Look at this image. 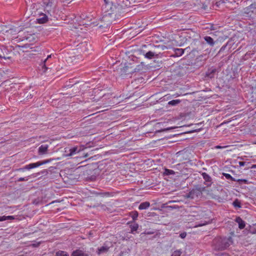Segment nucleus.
<instances>
[{"label": "nucleus", "mask_w": 256, "mask_h": 256, "mask_svg": "<svg viewBox=\"0 0 256 256\" xmlns=\"http://www.w3.org/2000/svg\"><path fill=\"white\" fill-rule=\"evenodd\" d=\"M190 217H193L194 218H191L190 220H201L198 222L197 224L195 225L194 227L197 228L206 225L211 223L212 220L208 217V214L206 212L200 210L197 212H192V214L189 216Z\"/></svg>", "instance_id": "nucleus-1"}, {"label": "nucleus", "mask_w": 256, "mask_h": 256, "mask_svg": "<svg viewBox=\"0 0 256 256\" xmlns=\"http://www.w3.org/2000/svg\"><path fill=\"white\" fill-rule=\"evenodd\" d=\"M232 243V240L230 237L218 238L214 240L213 246L216 250H222L228 248Z\"/></svg>", "instance_id": "nucleus-2"}, {"label": "nucleus", "mask_w": 256, "mask_h": 256, "mask_svg": "<svg viewBox=\"0 0 256 256\" xmlns=\"http://www.w3.org/2000/svg\"><path fill=\"white\" fill-rule=\"evenodd\" d=\"M50 162V160L39 161L35 163H31L24 166V168L28 170L38 167L42 164H46Z\"/></svg>", "instance_id": "nucleus-3"}, {"label": "nucleus", "mask_w": 256, "mask_h": 256, "mask_svg": "<svg viewBox=\"0 0 256 256\" xmlns=\"http://www.w3.org/2000/svg\"><path fill=\"white\" fill-rule=\"evenodd\" d=\"M84 148L83 146H74L72 147L69 150L70 153L68 154V156H72L74 155L79 152L83 150Z\"/></svg>", "instance_id": "nucleus-4"}, {"label": "nucleus", "mask_w": 256, "mask_h": 256, "mask_svg": "<svg viewBox=\"0 0 256 256\" xmlns=\"http://www.w3.org/2000/svg\"><path fill=\"white\" fill-rule=\"evenodd\" d=\"M203 178L204 180V184L207 186H211L212 182V178L206 172H202V174Z\"/></svg>", "instance_id": "nucleus-5"}, {"label": "nucleus", "mask_w": 256, "mask_h": 256, "mask_svg": "<svg viewBox=\"0 0 256 256\" xmlns=\"http://www.w3.org/2000/svg\"><path fill=\"white\" fill-rule=\"evenodd\" d=\"M37 22L38 24H44L48 20V16L44 14H42L40 17L36 19Z\"/></svg>", "instance_id": "nucleus-6"}, {"label": "nucleus", "mask_w": 256, "mask_h": 256, "mask_svg": "<svg viewBox=\"0 0 256 256\" xmlns=\"http://www.w3.org/2000/svg\"><path fill=\"white\" fill-rule=\"evenodd\" d=\"M109 246L106 245H104L98 248L97 253L98 254H101L106 253L109 250Z\"/></svg>", "instance_id": "nucleus-7"}, {"label": "nucleus", "mask_w": 256, "mask_h": 256, "mask_svg": "<svg viewBox=\"0 0 256 256\" xmlns=\"http://www.w3.org/2000/svg\"><path fill=\"white\" fill-rule=\"evenodd\" d=\"M48 146V144H42L38 148V153L40 154H43L46 152Z\"/></svg>", "instance_id": "nucleus-8"}, {"label": "nucleus", "mask_w": 256, "mask_h": 256, "mask_svg": "<svg viewBox=\"0 0 256 256\" xmlns=\"http://www.w3.org/2000/svg\"><path fill=\"white\" fill-rule=\"evenodd\" d=\"M150 206V204L148 202H145L141 203L138 206V209L140 210H146Z\"/></svg>", "instance_id": "nucleus-9"}, {"label": "nucleus", "mask_w": 256, "mask_h": 256, "mask_svg": "<svg viewBox=\"0 0 256 256\" xmlns=\"http://www.w3.org/2000/svg\"><path fill=\"white\" fill-rule=\"evenodd\" d=\"M236 222L238 224V228L240 229H242L245 226V222L240 217L236 218Z\"/></svg>", "instance_id": "nucleus-10"}, {"label": "nucleus", "mask_w": 256, "mask_h": 256, "mask_svg": "<svg viewBox=\"0 0 256 256\" xmlns=\"http://www.w3.org/2000/svg\"><path fill=\"white\" fill-rule=\"evenodd\" d=\"M72 256H88V255L80 250H76L72 252Z\"/></svg>", "instance_id": "nucleus-11"}, {"label": "nucleus", "mask_w": 256, "mask_h": 256, "mask_svg": "<svg viewBox=\"0 0 256 256\" xmlns=\"http://www.w3.org/2000/svg\"><path fill=\"white\" fill-rule=\"evenodd\" d=\"M206 42L211 46H213L214 44V40L210 36H206L204 38Z\"/></svg>", "instance_id": "nucleus-12"}, {"label": "nucleus", "mask_w": 256, "mask_h": 256, "mask_svg": "<svg viewBox=\"0 0 256 256\" xmlns=\"http://www.w3.org/2000/svg\"><path fill=\"white\" fill-rule=\"evenodd\" d=\"M216 69L209 70L206 73V76L210 78H212L214 76V74L216 72Z\"/></svg>", "instance_id": "nucleus-13"}, {"label": "nucleus", "mask_w": 256, "mask_h": 256, "mask_svg": "<svg viewBox=\"0 0 256 256\" xmlns=\"http://www.w3.org/2000/svg\"><path fill=\"white\" fill-rule=\"evenodd\" d=\"M52 55H48L47 56V58L43 62L42 64V68L44 69V72H46V70L48 69V68L46 67V62L47 60H48L50 58H51Z\"/></svg>", "instance_id": "nucleus-14"}, {"label": "nucleus", "mask_w": 256, "mask_h": 256, "mask_svg": "<svg viewBox=\"0 0 256 256\" xmlns=\"http://www.w3.org/2000/svg\"><path fill=\"white\" fill-rule=\"evenodd\" d=\"M184 52V50L182 48H176L174 50L175 54L177 56H181Z\"/></svg>", "instance_id": "nucleus-15"}, {"label": "nucleus", "mask_w": 256, "mask_h": 256, "mask_svg": "<svg viewBox=\"0 0 256 256\" xmlns=\"http://www.w3.org/2000/svg\"><path fill=\"white\" fill-rule=\"evenodd\" d=\"M154 55H155V53L154 52H152V51H149L148 52H146V54H144V56H145V58H147L151 59L152 58H154Z\"/></svg>", "instance_id": "nucleus-16"}, {"label": "nucleus", "mask_w": 256, "mask_h": 256, "mask_svg": "<svg viewBox=\"0 0 256 256\" xmlns=\"http://www.w3.org/2000/svg\"><path fill=\"white\" fill-rule=\"evenodd\" d=\"M13 219H14V216H0V222L5 221L6 220H13Z\"/></svg>", "instance_id": "nucleus-17"}, {"label": "nucleus", "mask_w": 256, "mask_h": 256, "mask_svg": "<svg viewBox=\"0 0 256 256\" xmlns=\"http://www.w3.org/2000/svg\"><path fill=\"white\" fill-rule=\"evenodd\" d=\"M130 228H131V232L134 234V232L137 230L138 228V224L134 223L130 226Z\"/></svg>", "instance_id": "nucleus-18"}, {"label": "nucleus", "mask_w": 256, "mask_h": 256, "mask_svg": "<svg viewBox=\"0 0 256 256\" xmlns=\"http://www.w3.org/2000/svg\"><path fill=\"white\" fill-rule=\"evenodd\" d=\"M182 252V250H177L172 254L171 256H180Z\"/></svg>", "instance_id": "nucleus-19"}, {"label": "nucleus", "mask_w": 256, "mask_h": 256, "mask_svg": "<svg viewBox=\"0 0 256 256\" xmlns=\"http://www.w3.org/2000/svg\"><path fill=\"white\" fill-rule=\"evenodd\" d=\"M164 174L167 176L174 175L175 174V172L173 170L166 168L164 170Z\"/></svg>", "instance_id": "nucleus-20"}, {"label": "nucleus", "mask_w": 256, "mask_h": 256, "mask_svg": "<svg viewBox=\"0 0 256 256\" xmlns=\"http://www.w3.org/2000/svg\"><path fill=\"white\" fill-rule=\"evenodd\" d=\"M180 100H174L170 101L168 102V104L169 105H171V106H176V105L178 104L179 103H180Z\"/></svg>", "instance_id": "nucleus-21"}, {"label": "nucleus", "mask_w": 256, "mask_h": 256, "mask_svg": "<svg viewBox=\"0 0 256 256\" xmlns=\"http://www.w3.org/2000/svg\"><path fill=\"white\" fill-rule=\"evenodd\" d=\"M56 256H69V255L66 252L60 250L56 253Z\"/></svg>", "instance_id": "nucleus-22"}, {"label": "nucleus", "mask_w": 256, "mask_h": 256, "mask_svg": "<svg viewBox=\"0 0 256 256\" xmlns=\"http://www.w3.org/2000/svg\"><path fill=\"white\" fill-rule=\"evenodd\" d=\"M223 175L225 176V178L228 180H231L232 181H236V179L232 178V176L230 174H226V173H223Z\"/></svg>", "instance_id": "nucleus-23"}, {"label": "nucleus", "mask_w": 256, "mask_h": 256, "mask_svg": "<svg viewBox=\"0 0 256 256\" xmlns=\"http://www.w3.org/2000/svg\"><path fill=\"white\" fill-rule=\"evenodd\" d=\"M236 182H238L240 184H248V180H247L246 179H238V180H236Z\"/></svg>", "instance_id": "nucleus-24"}, {"label": "nucleus", "mask_w": 256, "mask_h": 256, "mask_svg": "<svg viewBox=\"0 0 256 256\" xmlns=\"http://www.w3.org/2000/svg\"><path fill=\"white\" fill-rule=\"evenodd\" d=\"M233 205L234 207H237L239 208L241 207L240 203L238 200H234L233 202Z\"/></svg>", "instance_id": "nucleus-25"}, {"label": "nucleus", "mask_w": 256, "mask_h": 256, "mask_svg": "<svg viewBox=\"0 0 256 256\" xmlns=\"http://www.w3.org/2000/svg\"><path fill=\"white\" fill-rule=\"evenodd\" d=\"M106 12H107L106 10L105 11ZM111 15V14L108 12V13H106L104 16L102 17V20L104 21H106L107 20V19Z\"/></svg>", "instance_id": "nucleus-26"}, {"label": "nucleus", "mask_w": 256, "mask_h": 256, "mask_svg": "<svg viewBox=\"0 0 256 256\" xmlns=\"http://www.w3.org/2000/svg\"><path fill=\"white\" fill-rule=\"evenodd\" d=\"M138 216V212H132V217L134 220H135Z\"/></svg>", "instance_id": "nucleus-27"}, {"label": "nucleus", "mask_w": 256, "mask_h": 256, "mask_svg": "<svg viewBox=\"0 0 256 256\" xmlns=\"http://www.w3.org/2000/svg\"><path fill=\"white\" fill-rule=\"evenodd\" d=\"M28 180V177H25V178H20L18 180V182H22V181H27Z\"/></svg>", "instance_id": "nucleus-28"}, {"label": "nucleus", "mask_w": 256, "mask_h": 256, "mask_svg": "<svg viewBox=\"0 0 256 256\" xmlns=\"http://www.w3.org/2000/svg\"><path fill=\"white\" fill-rule=\"evenodd\" d=\"M218 256H228V254L225 252L220 253L218 254Z\"/></svg>", "instance_id": "nucleus-29"}, {"label": "nucleus", "mask_w": 256, "mask_h": 256, "mask_svg": "<svg viewBox=\"0 0 256 256\" xmlns=\"http://www.w3.org/2000/svg\"><path fill=\"white\" fill-rule=\"evenodd\" d=\"M186 232H182L180 234V237L182 238H186Z\"/></svg>", "instance_id": "nucleus-30"}, {"label": "nucleus", "mask_w": 256, "mask_h": 256, "mask_svg": "<svg viewBox=\"0 0 256 256\" xmlns=\"http://www.w3.org/2000/svg\"><path fill=\"white\" fill-rule=\"evenodd\" d=\"M25 170H26V169L24 168V166L23 168H20L17 170L18 171H20V172H24Z\"/></svg>", "instance_id": "nucleus-31"}, {"label": "nucleus", "mask_w": 256, "mask_h": 256, "mask_svg": "<svg viewBox=\"0 0 256 256\" xmlns=\"http://www.w3.org/2000/svg\"><path fill=\"white\" fill-rule=\"evenodd\" d=\"M245 164V162H239V164L240 166H244Z\"/></svg>", "instance_id": "nucleus-32"}, {"label": "nucleus", "mask_w": 256, "mask_h": 256, "mask_svg": "<svg viewBox=\"0 0 256 256\" xmlns=\"http://www.w3.org/2000/svg\"><path fill=\"white\" fill-rule=\"evenodd\" d=\"M104 0V2L106 3L105 7H106L107 6V5L108 4V3L106 0Z\"/></svg>", "instance_id": "nucleus-33"}, {"label": "nucleus", "mask_w": 256, "mask_h": 256, "mask_svg": "<svg viewBox=\"0 0 256 256\" xmlns=\"http://www.w3.org/2000/svg\"><path fill=\"white\" fill-rule=\"evenodd\" d=\"M82 44L84 46L85 45H86V46L88 45V44L86 43V42H84V43H82Z\"/></svg>", "instance_id": "nucleus-34"}, {"label": "nucleus", "mask_w": 256, "mask_h": 256, "mask_svg": "<svg viewBox=\"0 0 256 256\" xmlns=\"http://www.w3.org/2000/svg\"><path fill=\"white\" fill-rule=\"evenodd\" d=\"M216 148H221V146H216Z\"/></svg>", "instance_id": "nucleus-35"}, {"label": "nucleus", "mask_w": 256, "mask_h": 256, "mask_svg": "<svg viewBox=\"0 0 256 256\" xmlns=\"http://www.w3.org/2000/svg\"><path fill=\"white\" fill-rule=\"evenodd\" d=\"M255 144H256V142Z\"/></svg>", "instance_id": "nucleus-36"}]
</instances>
